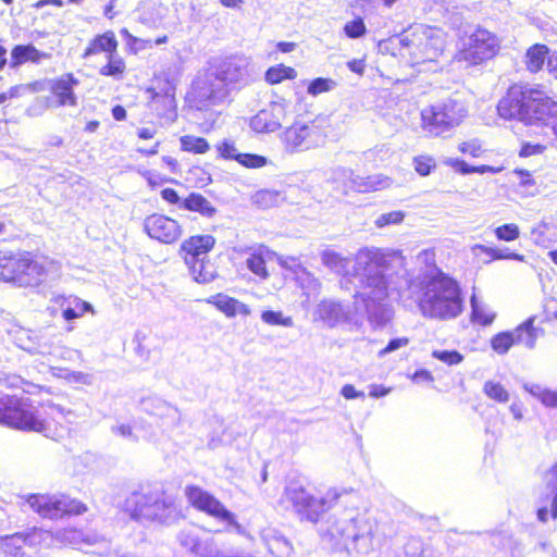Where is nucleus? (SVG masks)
I'll use <instances>...</instances> for the list:
<instances>
[{
    "instance_id": "18",
    "label": "nucleus",
    "mask_w": 557,
    "mask_h": 557,
    "mask_svg": "<svg viewBox=\"0 0 557 557\" xmlns=\"http://www.w3.org/2000/svg\"><path fill=\"white\" fill-rule=\"evenodd\" d=\"M53 542L52 532L44 529L33 528L25 532H17L1 539V548L5 555L11 557H24L23 547L49 546Z\"/></svg>"
},
{
    "instance_id": "37",
    "label": "nucleus",
    "mask_w": 557,
    "mask_h": 557,
    "mask_svg": "<svg viewBox=\"0 0 557 557\" xmlns=\"http://www.w3.org/2000/svg\"><path fill=\"white\" fill-rule=\"evenodd\" d=\"M471 321L481 326H488L495 319V313L491 312L487 307L480 302L473 294L470 298Z\"/></svg>"
},
{
    "instance_id": "48",
    "label": "nucleus",
    "mask_w": 557,
    "mask_h": 557,
    "mask_svg": "<svg viewBox=\"0 0 557 557\" xmlns=\"http://www.w3.org/2000/svg\"><path fill=\"white\" fill-rule=\"evenodd\" d=\"M546 485L553 495L550 504V512L553 519L557 518V463L552 467L546 475Z\"/></svg>"
},
{
    "instance_id": "25",
    "label": "nucleus",
    "mask_w": 557,
    "mask_h": 557,
    "mask_svg": "<svg viewBox=\"0 0 557 557\" xmlns=\"http://www.w3.org/2000/svg\"><path fill=\"white\" fill-rule=\"evenodd\" d=\"M314 315L317 319L323 321L325 325L334 327L348 320L349 310L341 302L325 299L318 305Z\"/></svg>"
},
{
    "instance_id": "2",
    "label": "nucleus",
    "mask_w": 557,
    "mask_h": 557,
    "mask_svg": "<svg viewBox=\"0 0 557 557\" xmlns=\"http://www.w3.org/2000/svg\"><path fill=\"white\" fill-rule=\"evenodd\" d=\"M73 412L53 403L36 408L27 396L3 395L0 397V423L20 430L34 431L57 440L61 433L58 418L70 420Z\"/></svg>"
},
{
    "instance_id": "60",
    "label": "nucleus",
    "mask_w": 557,
    "mask_h": 557,
    "mask_svg": "<svg viewBox=\"0 0 557 557\" xmlns=\"http://www.w3.org/2000/svg\"><path fill=\"white\" fill-rule=\"evenodd\" d=\"M409 344V338L407 337H397L393 338L388 342V344L379 352L380 357H384L389 352H393L401 347H405Z\"/></svg>"
},
{
    "instance_id": "34",
    "label": "nucleus",
    "mask_w": 557,
    "mask_h": 557,
    "mask_svg": "<svg viewBox=\"0 0 557 557\" xmlns=\"http://www.w3.org/2000/svg\"><path fill=\"white\" fill-rule=\"evenodd\" d=\"M180 208L188 211L198 212L206 218H211L216 212L215 208L211 205V202L198 193H191L187 198H185L182 201Z\"/></svg>"
},
{
    "instance_id": "53",
    "label": "nucleus",
    "mask_w": 557,
    "mask_h": 557,
    "mask_svg": "<svg viewBox=\"0 0 557 557\" xmlns=\"http://www.w3.org/2000/svg\"><path fill=\"white\" fill-rule=\"evenodd\" d=\"M494 233L497 239L504 242H512L520 236V230L518 225L513 223L500 225L495 228Z\"/></svg>"
},
{
    "instance_id": "41",
    "label": "nucleus",
    "mask_w": 557,
    "mask_h": 557,
    "mask_svg": "<svg viewBox=\"0 0 557 557\" xmlns=\"http://www.w3.org/2000/svg\"><path fill=\"white\" fill-rule=\"evenodd\" d=\"M322 263L337 274L345 273L349 267V259L333 250H324L321 253Z\"/></svg>"
},
{
    "instance_id": "45",
    "label": "nucleus",
    "mask_w": 557,
    "mask_h": 557,
    "mask_svg": "<svg viewBox=\"0 0 557 557\" xmlns=\"http://www.w3.org/2000/svg\"><path fill=\"white\" fill-rule=\"evenodd\" d=\"M512 332H502L496 334L491 339V346L494 351L499 355L508 352V350L515 345Z\"/></svg>"
},
{
    "instance_id": "43",
    "label": "nucleus",
    "mask_w": 557,
    "mask_h": 557,
    "mask_svg": "<svg viewBox=\"0 0 557 557\" xmlns=\"http://www.w3.org/2000/svg\"><path fill=\"white\" fill-rule=\"evenodd\" d=\"M182 150L193 153H205L209 150L210 145L207 139L193 135L182 136L181 139Z\"/></svg>"
},
{
    "instance_id": "4",
    "label": "nucleus",
    "mask_w": 557,
    "mask_h": 557,
    "mask_svg": "<svg viewBox=\"0 0 557 557\" xmlns=\"http://www.w3.org/2000/svg\"><path fill=\"white\" fill-rule=\"evenodd\" d=\"M497 111L499 116L506 120L550 126L557 138V102L542 90L515 85L499 100Z\"/></svg>"
},
{
    "instance_id": "36",
    "label": "nucleus",
    "mask_w": 557,
    "mask_h": 557,
    "mask_svg": "<svg viewBox=\"0 0 557 557\" xmlns=\"http://www.w3.org/2000/svg\"><path fill=\"white\" fill-rule=\"evenodd\" d=\"M515 344H522L527 348L532 349L536 343V330L533 326V319H528L515 331H512Z\"/></svg>"
},
{
    "instance_id": "62",
    "label": "nucleus",
    "mask_w": 557,
    "mask_h": 557,
    "mask_svg": "<svg viewBox=\"0 0 557 557\" xmlns=\"http://www.w3.org/2000/svg\"><path fill=\"white\" fill-rule=\"evenodd\" d=\"M545 147L540 144H523L520 150V157H531L535 154H540L544 151Z\"/></svg>"
},
{
    "instance_id": "27",
    "label": "nucleus",
    "mask_w": 557,
    "mask_h": 557,
    "mask_svg": "<svg viewBox=\"0 0 557 557\" xmlns=\"http://www.w3.org/2000/svg\"><path fill=\"white\" fill-rule=\"evenodd\" d=\"M261 539L268 550L275 557H289L293 546L290 542L275 529H264Z\"/></svg>"
},
{
    "instance_id": "29",
    "label": "nucleus",
    "mask_w": 557,
    "mask_h": 557,
    "mask_svg": "<svg viewBox=\"0 0 557 557\" xmlns=\"http://www.w3.org/2000/svg\"><path fill=\"white\" fill-rule=\"evenodd\" d=\"M55 301L61 306L63 319L69 322L82 317L86 312L94 311L91 304L76 296H60Z\"/></svg>"
},
{
    "instance_id": "57",
    "label": "nucleus",
    "mask_w": 557,
    "mask_h": 557,
    "mask_svg": "<svg viewBox=\"0 0 557 557\" xmlns=\"http://www.w3.org/2000/svg\"><path fill=\"white\" fill-rule=\"evenodd\" d=\"M0 384L11 388H22L24 392V385H28L21 376L14 374H1Z\"/></svg>"
},
{
    "instance_id": "33",
    "label": "nucleus",
    "mask_w": 557,
    "mask_h": 557,
    "mask_svg": "<svg viewBox=\"0 0 557 557\" xmlns=\"http://www.w3.org/2000/svg\"><path fill=\"white\" fill-rule=\"evenodd\" d=\"M46 57V53L40 52L33 45H17L11 51L10 66L16 69L27 61L39 63Z\"/></svg>"
},
{
    "instance_id": "58",
    "label": "nucleus",
    "mask_w": 557,
    "mask_h": 557,
    "mask_svg": "<svg viewBox=\"0 0 557 557\" xmlns=\"http://www.w3.org/2000/svg\"><path fill=\"white\" fill-rule=\"evenodd\" d=\"M387 177L381 180L379 176H368L363 184L358 185V188L362 191H368L369 189H380L387 186Z\"/></svg>"
},
{
    "instance_id": "3",
    "label": "nucleus",
    "mask_w": 557,
    "mask_h": 557,
    "mask_svg": "<svg viewBox=\"0 0 557 557\" xmlns=\"http://www.w3.org/2000/svg\"><path fill=\"white\" fill-rule=\"evenodd\" d=\"M376 522L367 512L348 508L319 525L323 542L332 548L367 555L373 550Z\"/></svg>"
},
{
    "instance_id": "30",
    "label": "nucleus",
    "mask_w": 557,
    "mask_h": 557,
    "mask_svg": "<svg viewBox=\"0 0 557 557\" xmlns=\"http://www.w3.org/2000/svg\"><path fill=\"white\" fill-rule=\"evenodd\" d=\"M117 40L112 30H108L101 35H97L85 49L83 58H88L100 52H104L106 55L116 52Z\"/></svg>"
},
{
    "instance_id": "52",
    "label": "nucleus",
    "mask_w": 557,
    "mask_h": 557,
    "mask_svg": "<svg viewBox=\"0 0 557 557\" xmlns=\"http://www.w3.org/2000/svg\"><path fill=\"white\" fill-rule=\"evenodd\" d=\"M237 162L248 169H260L269 163V160L256 153H242L237 156Z\"/></svg>"
},
{
    "instance_id": "15",
    "label": "nucleus",
    "mask_w": 557,
    "mask_h": 557,
    "mask_svg": "<svg viewBox=\"0 0 557 557\" xmlns=\"http://www.w3.org/2000/svg\"><path fill=\"white\" fill-rule=\"evenodd\" d=\"M324 132L313 121H296L280 135L287 153H299L320 146L324 141Z\"/></svg>"
},
{
    "instance_id": "35",
    "label": "nucleus",
    "mask_w": 557,
    "mask_h": 557,
    "mask_svg": "<svg viewBox=\"0 0 557 557\" xmlns=\"http://www.w3.org/2000/svg\"><path fill=\"white\" fill-rule=\"evenodd\" d=\"M471 252L474 257H479L481 253L485 255L488 259L484 263H490L493 260H517L520 262L524 261V256L517 252H508V255H502V249L487 247L485 245L475 244L471 247Z\"/></svg>"
},
{
    "instance_id": "54",
    "label": "nucleus",
    "mask_w": 557,
    "mask_h": 557,
    "mask_svg": "<svg viewBox=\"0 0 557 557\" xmlns=\"http://www.w3.org/2000/svg\"><path fill=\"white\" fill-rule=\"evenodd\" d=\"M432 357L447 366H457L463 361V356L457 350H433Z\"/></svg>"
},
{
    "instance_id": "47",
    "label": "nucleus",
    "mask_w": 557,
    "mask_h": 557,
    "mask_svg": "<svg viewBox=\"0 0 557 557\" xmlns=\"http://www.w3.org/2000/svg\"><path fill=\"white\" fill-rule=\"evenodd\" d=\"M335 87V81L325 77H318L309 83L307 92L313 97H317L323 92L333 90Z\"/></svg>"
},
{
    "instance_id": "39",
    "label": "nucleus",
    "mask_w": 557,
    "mask_h": 557,
    "mask_svg": "<svg viewBox=\"0 0 557 557\" xmlns=\"http://www.w3.org/2000/svg\"><path fill=\"white\" fill-rule=\"evenodd\" d=\"M548 49L544 45H534L525 53L527 67L531 72L540 71L548 58Z\"/></svg>"
},
{
    "instance_id": "9",
    "label": "nucleus",
    "mask_w": 557,
    "mask_h": 557,
    "mask_svg": "<svg viewBox=\"0 0 557 557\" xmlns=\"http://www.w3.org/2000/svg\"><path fill=\"white\" fill-rule=\"evenodd\" d=\"M399 44L416 63L434 61L444 50L441 32L425 25H417L405 32Z\"/></svg>"
},
{
    "instance_id": "24",
    "label": "nucleus",
    "mask_w": 557,
    "mask_h": 557,
    "mask_svg": "<svg viewBox=\"0 0 557 557\" xmlns=\"http://www.w3.org/2000/svg\"><path fill=\"white\" fill-rule=\"evenodd\" d=\"M215 238L211 235H196L184 240L181 245V252L186 264L208 258L212 250Z\"/></svg>"
},
{
    "instance_id": "14",
    "label": "nucleus",
    "mask_w": 557,
    "mask_h": 557,
    "mask_svg": "<svg viewBox=\"0 0 557 557\" xmlns=\"http://www.w3.org/2000/svg\"><path fill=\"white\" fill-rule=\"evenodd\" d=\"M26 503L40 517L52 520L87 511L84 503L66 495L30 494Z\"/></svg>"
},
{
    "instance_id": "20",
    "label": "nucleus",
    "mask_w": 557,
    "mask_h": 557,
    "mask_svg": "<svg viewBox=\"0 0 557 557\" xmlns=\"http://www.w3.org/2000/svg\"><path fill=\"white\" fill-rule=\"evenodd\" d=\"M52 535L53 542L48 547L70 545L86 552H88L89 547L96 545H99L103 552L108 550L109 548L108 541L102 535H99L95 532L84 533L81 530L69 528L58 530L55 533H52Z\"/></svg>"
},
{
    "instance_id": "12",
    "label": "nucleus",
    "mask_w": 557,
    "mask_h": 557,
    "mask_svg": "<svg viewBox=\"0 0 557 557\" xmlns=\"http://www.w3.org/2000/svg\"><path fill=\"white\" fill-rule=\"evenodd\" d=\"M184 494L188 503L198 511L224 522L227 530L240 535L245 534V529L237 522L235 515L208 491L197 485H186Z\"/></svg>"
},
{
    "instance_id": "46",
    "label": "nucleus",
    "mask_w": 557,
    "mask_h": 557,
    "mask_svg": "<svg viewBox=\"0 0 557 557\" xmlns=\"http://www.w3.org/2000/svg\"><path fill=\"white\" fill-rule=\"evenodd\" d=\"M405 215V212L400 210L385 212L379 214L373 223L377 228H383L391 225H398L404 221Z\"/></svg>"
},
{
    "instance_id": "61",
    "label": "nucleus",
    "mask_w": 557,
    "mask_h": 557,
    "mask_svg": "<svg viewBox=\"0 0 557 557\" xmlns=\"http://www.w3.org/2000/svg\"><path fill=\"white\" fill-rule=\"evenodd\" d=\"M539 400L545 407L557 408V391H553L545 387Z\"/></svg>"
},
{
    "instance_id": "50",
    "label": "nucleus",
    "mask_w": 557,
    "mask_h": 557,
    "mask_svg": "<svg viewBox=\"0 0 557 557\" xmlns=\"http://www.w3.org/2000/svg\"><path fill=\"white\" fill-rule=\"evenodd\" d=\"M412 164L416 172L421 176L430 175L436 168V161L433 157L421 154L413 158Z\"/></svg>"
},
{
    "instance_id": "19",
    "label": "nucleus",
    "mask_w": 557,
    "mask_h": 557,
    "mask_svg": "<svg viewBox=\"0 0 557 557\" xmlns=\"http://www.w3.org/2000/svg\"><path fill=\"white\" fill-rule=\"evenodd\" d=\"M176 85L173 79H159L157 85L148 92L150 96L151 109L161 117L173 120L176 116Z\"/></svg>"
},
{
    "instance_id": "32",
    "label": "nucleus",
    "mask_w": 557,
    "mask_h": 557,
    "mask_svg": "<svg viewBox=\"0 0 557 557\" xmlns=\"http://www.w3.org/2000/svg\"><path fill=\"white\" fill-rule=\"evenodd\" d=\"M195 282L209 284L218 277L215 264L208 258L186 264Z\"/></svg>"
},
{
    "instance_id": "40",
    "label": "nucleus",
    "mask_w": 557,
    "mask_h": 557,
    "mask_svg": "<svg viewBox=\"0 0 557 557\" xmlns=\"http://www.w3.org/2000/svg\"><path fill=\"white\" fill-rule=\"evenodd\" d=\"M107 64L100 67L99 74L121 79L126 70L124 60L119 55L117 51L106 55Z\"/></svg>"
},
{
    "instance_id": "56",
    "label": "nucleus",
    "mask_w": 557,
    "mask_h": 557,
    "mask_svg": "<svg viewBox=\"0 0 557 557\" xmlns=\"http://www.w3.org/2000/svg\"><path fill=\"white\" fill-rule=\"evenodd\" d=\"M459 151L465 154H469L473 158H476L482 153L483 149L479 139H472L469 141L461 143L459 145Z\"/></svg>"
},
{
    "instance_id": "22",
    "label": "nucleus",
    "mask_w": 557,
    "mask_h": 557,
    "mask_svg": "<svg viewBox=\"0 0 557 557\" xmlns=\"http://www.w3.org/2000/svg\"><path fill=\"white\" fill-rule=\"evenodd\" d=\"M144 227L150 238L164 244L176 242L182 234L181 226L175 220L157 213L145 219Z\"/></svg>"
},
{
    "instance_id": "21",
    "label": "nucleus",
    "mask_w": 557,
    "mask_h": 557,
    "mask_svg": "<svg viewBox=\"0 0 557 557\" xmlns=\"http://www.w3.org/2000/svg\"><path fill=\"white\" fill-rule=\"evenodd\" d=\"M141 411L156 417L160 426L173 430L180 424L181 413L178 409L157 395L141 398L139 403Z\"/></svg>"
},
{
    "instance_id": "17",
    "label": "nucleus",
    "mask_w": 557,
    "mask_h": 557,
    "mask_svg": "<svg viewBox=\"0 0 557 557\" xmlns=\"http://www.w3.org/2000/svg\"><path fill=\"white\" fill-rule=\"evenodd\" d=\"M214 73L225 83V87L242 88L251 83L256 77L253 64L249 58L233 55L211 66Z\"/></svg>"
},
{
    "instance_id": "23",
    "label": "nucleus",
    "mask_w": 557,
    "mask_h": 557,
    "mask_svg": "<svg viewBox=\"0 0 557 557\" xmlns=\"http://www.w3.org/2000/svg\"><path fill=\"white\" fill-rule=\"evenodd\" d=\"M286 112L284 103L271 102L267 109L259 111L250 120V127L257 133H273L281 127Z\"/></svg>"
},
{
    "instance_id": "49",
    "label": "nucleus",
    "mask_w": 557,
    "mask_h": 557,
    "mask_svg": "<svg viewBox=\"0 0 557 557\" xmlns=\"http://www.w3.org/2000/svg\"><path fill=\"white\" fill-rule=\"evenodd\" d=\"M344 33L350 39H358L366 35L367 26L362 17L357 16L344 25Z\"/></svg>"
},
{
    "instance_id": "28",
    "label": "nucleus",
    "mask_w": 557,
    "mask_h": 557,
    "mask_svg": "<svg viewBox=\"0 0 557 557\" xmlns=\"http://www.w3.org/2000/svg\"><path fill=\"white\" fill-rule=\"evenodd\" d=\"M207 301L223 312L227 318H234L237 314L247 317L251 312L247 305L224 294L211 296Z\"/></svg>"
},
{
    "instance_id": "31",
    "label": "nucleus",
    "mask_w": 557,
    "mask_h": 557,
    "mask_svg": "<svg viewBox=\"0 0 557 557\" xmlns=\"http://www.w3.org/2000/svg\"><path fill=\"white\" fill-rule=\"evenodd\" d=\"M246 258L247 268L261 280L269 277V272L265 267L267 259L270 257L271 251L264 246L257 248H249Z\"/></svg>"
},
{
    "instance_id": "5",
    "label": "nucleus",
    "mask_w": 557,
    "mask_h": 557,
    "mask_svg": "<svg viewBox=\"0 0 557 557\" xmlns=\"http://www.w3.org/2000/svg\"><path fill=\"white\" fill-rule=\"evenodd\" d=\"M123 510L141 524L171 525L182 518L175 498L162 487L150 484L139 485L132 491L124 499Z\"/></svg>"
},
{
    "instance_id": "38",
    "label": "nucleus",
    "mask_w": 557,
    "mask_h": 557,
    "mask_svg": "<svg viewBox=\"0 0 557 557\" xmlns=\"http://www.w3.org/2000/svg\"><path fill=\"white\" fill-rule=\"evenodd\" d=\"M297 77V71L294 67L284 64L270 66L264 73V79L270 85L280 84L284 81H292Z\"/></svg>"
},
{
    "instance_id": "42",
    "label": "nucleus",
    "mask_w": 557,
    "mask_h": 557,
    "mask_svg": "<svg viewBox=\"0 0 557 557\" xmlns=\"http://www.w3.org/2000/svg\"><path fill=\"white\" fill-rule=\"evenodd\" d=\"M277 263L283 268L288 270L296 280H302L304 277L310 278L311 274L307 271V269L302 265L299 258L292 256H278L276 258Z\"/></svg>"
},
{
    "instance_id": "64",
    "label": "nucleus",
    "mask_w": 557,
    "mask_h": 557,
    "mask_svg": "<svg viewBox=\"0 0 557 557\" xmlns=\"http://www.w3.org/2000/svg\"><path fill=\"white\" fill-rule=\"evenodd\" d=\"M112 432L121 437L128 438L131 441H137V437L134 435L133 429L129 424H120L113 426Z\"/></svg>"
},
{
    "instance_id": "11",
    "label": "nucleus",
    "mask_w": 557,
    "mask_h": 557,
    "mask_svg": "<svg viewBox=\"0 0 557 557\" xmlns=\"http://www.w3.org/2000/svg\"><path fill=\"white\" fill-rule=\"evenodd\" d=\"M230 95L225 83L209 67L199 74L191 84L187 94L189 104L199 111L210 110L213 107L223 104Z\"/></svg>"
},
{
    "instance_id": "26",
    "label": "nucleus",
    "mask_w": 557,
    "mask_h": 557,
    "mask_svg": "<svg viewBox=\"0 0 557 557\" xmlns=\"http://www.w3.org/2000/svg\"><path fill=\"white\" fill-rule=\"evenodd\" d=\"M78 84L79 81L72 73L64 74L53 82L51 91L58 98L60 106L75 107L77 104L74 88Z\"/></svg>"
},
{
    "instance_id": "13",
    "label": "nucleus",
    "mask_w": 557,
    "mask_h": 557,
    "mask_svg": "<svg viewBox=\"0 0 557 557\" xmlns=\"http://www.w3.org/2000/svg\"><path fill=\"white\" fill-rule=\"evenodd\" d=\"M499 49V38L492 32L478 27L463 39L459 57L470 65H480L492 60Z\"/></svg>"
},
{
    "instance_id": "55",
    "label": "nucleus",
    "mask_w": 557,
    "mask_h": 557,
    "mask_svg": "<svg viewBox=\"0 0 557 557\" xmlns=\"http://www.w3.org/2000/svg\"><path fill=\"white\" fill-rule=\"evenodd\" d=\"M216 150L219 156L225 160H234L237 162V156L242 153L238 152L235 143L231 139H224L216 146Z\"/></svg>"
},
{
    "instance_id": "44",
    "label": "nucleus",
    "mask_w": 557,
    "mask_h": 557,
    "mask_svg": "<svg viewBox=\"0 0 557 557\" xmlns=\"http://www.w3.org/2000/svg\"><path fill=\"white\" fill-rule=\"evenodd\" d=\"M483 393L497 403L505 404L509 400V392L499 382L486 381L483 385Z\"/></svg>"
},
{
    "instance_id": "7",
    "label": "nucleus",
    "mask_w": 557,
    "mask_h": 557,
    "mask_svg": "<svg viewBox=\"0 0 557 557\" xmlns=\"http://www.w3.org/2000/svg\"><path fill=\"white\" fill-rule=\"evenodd\" d=\"M346 491L330 488L324 495L314 496L299 481H289L284 490L286 502L292 504L294 511L301 521H308L317 524L322 515L331 510L338 504L341 497L346 495Z\"/></svg>"
},
{
    "instance_id": "16",
    "label": "nucleus",
    "mask_w": 557,
    "mask_h": 557,
    "mask_svg": "<svg viewBox=\"0 0 557 557\" xmlns=\"http://www.w3.org/2000/svg\"><path fill=\"white\" fill-rule=\"evenodd\" d=\"M180 545L197 557H251L249 553L223 555L214 539L195 525L180 530L176 535Z\"/></svg>"
},
{
    "instance_id": "1",
    "label": "nucleus",
    "mask_w": 557,
    "mask_h": 557,
    "mask_svg": "<svg viewBox=\"0 0 557 557\" xmlns=\"http://www.w3.org/2000/svg\"><path fill=\"white\" fill-rule=\"evenodd\" d=\"M355 277L360 283L356 295V310L366 314L374 326H383L389 320L385 304L389 286V260L377 248L360 249L355 257Z\"/></svg>"
},
{
    "instance_id": "8",
    "label": "nucleus",
    "mask_w": 557,
    "mask_h": 557,
    "mask_svg": "<svg viewBox=\"0 0 557 557\" xmlns=\"http://www.w3.org/2000/svg\"><path fill=\"white\" fill-rule=\"evenodd\" d=\"M467 114L463 102L444 99L421 111V127L430 136H442L460 125Z\"/></svg>"
},
{
    "instance_id": "6",
    "label": "nucleus",
    "mask_w": 557,
    "mask_h": 557,
    "mask_svg": "<svg viewBox=\"0 0 557 557\" xmlns=\"http://www.w3.org/2000/svg\"><path fill=\"white\" fill-rule=\"evenodd\" d=\"M419 308L426 318L450 320L462 311L461 289L458 283L440 272L422 286Z\"/></svg>"
},
{
    "instance_id": "10",
    "label": "nucleus",
    "mask_w": 557,
    "mask_h": 557,
    "mask_svg": "<svg viewBox=\"0 0 557 557\" xmlns=\"http://www.w3.org/2000/svg\"><path fill=\"white\" fill-rule=\"evenodd\" d=\"M44 275V265L34 260L30 253H0V281L32 286L39 284Z\"/></svg>"
},
{
    "instance_id": "63",
    "label": "nucleus",
    "mask_w": 557,
    "mask_h": 557,
    "mask_svg": "<svg viewBox=\"0 0 557 557\" xmlns=\"http://www.w3.org/2000/svg\"><path fill=\"white\" fill-rule=\"evenodd\" d=\"M546 228H547L546 223H540L539 225H536L532 228L531 236H532L533 242L536 245H541V246L545 245L544 234H545Z\"/></svg>"
},
{
    "instance_id": "51",
    "label": "nucleus",
    "mask_w": 557,
    "mask_h": 557,
    "mask_svg": "<svg viewBox=\"0 0 557 557\" xmlns=\"http://www.w3.org/2000/svg\"><path fill=\"white\" fill-rule=\"evenodd\" d=\"M261 320L269 325L293 326V319L283 317L281 311L265 310L261 314Z\"/></svg>"
},
{
    "instance_id": "59",
    "label": "nucleus",
    "mask_w": 557,
    "mask_h": 557,
    "mask_svg": "<svg viewBox=\"0 0 557 557\" xmlns=\"http://www.w3.org/2000/svg\"><path fill=\"white\" fill-rule=\"evenodd\" d=\"M29 343L27 344H21V348L33 354V355H46V354H50V348L49 346L47 345V343H35L32 341V338L28 339Z\"/></svg>"
}]
</instances>
